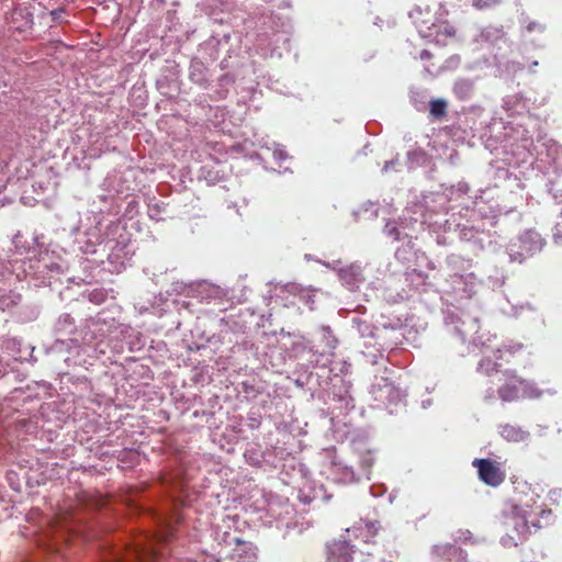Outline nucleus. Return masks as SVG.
I'll return each instance as SVG.
<instances>
[{"label":"nucleus","instance_id":"obj_14","mask_svg":"<svg viewBox=\"0 0 562 562\" xmlns=\"http://www.w3.org/2000/svg\"><path fill=\"white\" fill-rule=\"evenodd\" d=\"M326 562H351V538L349 528L327 544Z\"/></svg>","mask_w":562,"mask_h":562},{"label":"nucleus","instance_id":"obj_41","mask_svg":"<svg viewBox=\"0 0 562 562\" xmlns=\"http://www.w3.org/2000/svg\"><path fill=\"white\" fill-rule=\"evenodd\" d=\"M411 101L414 104L417 111H425L426 105L429 101H427V97L424 91H411Z\"/></svg>","mask_w":562,"mask_h":562},{"label":"nucleus","instance_id":"obj_35","mask_svg":"<svg viewBox=\"0 0 562 562\" xmlns=\"http://www.w3.org/2000/svg\"><path fill=\"white\" fill-rule=\"evenodd\" d=\"M379 214V207L378 203L372 201L364 202L357 212H353V215L361 216L366 220H372L378 217Z\"/></svg>","mask_w":562,"mask_h":562},{"label":"nucleus","instance_id":"obj_28","mask_svg":"<svg viewBox=\"0 0 562 562\" xmlns=\"http://www.w3.org/2000/svg\"><path fill=\"white\" fill-rule=\"evenodd\" d=\"M196 295L201 299V301H212L221 299L224 293L220 286L213 285L209 282H200L196 288Z\"/></svg>","mask_w":562,"mask_h":562},{"label":"nucleus","instance_id":"obj_22","mask_svg":"<svg viewBox=\"0 0 562 562\" xmlns=\"http://www.w3.org/2000/svg\"><path fill=\"white\" fill-rule=\"evenodd\" d=\"M493 356H483L479 361L476 371L479 373L491 375L493 372L499 371L502 363L499 360L502 359L503 350L501 348H496L493 351Z\"/></svg>","mask_w":562,"mask_h":562},{"label":"nucleus","instance_id":"obj_11","mask_svg":"<svg viewBox=\"0 0 562 562\" xmlns=\"http://www.w3.org/2000/svg\"><path fill=\"white\" fill-rule=\"evenodd\" d=\"M496 124L486 126L484 131L480 134L479 140L487 149L491 154L499 155L501 153L507 154L508 149L513 156L520 155V151L517 150V140L516 143L512 142L510 138L506 136H502V133L493 134L496 128Z\"/></svg>","mask_w":562,"mask_h":562},{"label":"nucleus","instance_id":"obj_39","mask_svg":"<svg viewBox=\"0 0 562 562\" xmlns=\"http://www.w3.org/2000/svg\"><path fill=\"white\" fill-rule=\"evenodd\" d=\"M260 146L266 147L268 150H272V155L276 161L281 162L288 158V154L283 146L272 143V147L268 145V140L260 143Z\"/></svg>","mask_w":562,"mask_h":562},{"label":"nucleus","instance_id":"obj_49","mask_svg":"<svg viewBox=\"0 0 562 562\" xmlns=\"http://www.w3.org/2000/svg\"><path fill=\"white\" fill-rule=\"evenodd\" d=\"M397 164H398V158H397V157H396V158H393V159H391V160H389V161H385L384 167H383V169H382V172H387V171H390V170H391V169H393V168H394V166H396Z\"/></svg>","mask_w":562,"mask_h":562},{"label":"nucleus","instance_id":"obj_23","mask_svg":"<svg viewBox=\"0 0 562 562\" xmlns=\"http://www.w3.org/2000/svg\"><path fill=\"white\" fill-rule=\"evenodd\" d=\"M503 108L509 115H521L528 111V100L522 93L507 95L503 100Z\"/></svg>","mask_w":562,"mask_h":562},{"label":"nucleus","instance_id":"obj_58","mask_svg":"<svg viewBox=\"0 0 562 562\" xmlns=\"http://www.w3.org/2000/svg\"><path fill=\"white\" fill-rule=\"evenodd\" d=\"M430 56H431V53L427 49H423L420 52V59H423V60L430 58Z\"/></svg>","mask_w":562,"mask_h":562},{"label":"nucleus","instance_id":"obj_57","mask_svg":"<svg viewBox=\"0 0 562 562\" xmlns=\"http://www.w3.org/2000/svg\"><path fill=\"white\" fill-rule=\"evenodd\" d=\"M20 345H21V341L15 339V338H13V339L8 340V346L7 347L8 348H11V347L13 348V347H16V346H20Z\"/></svg>","mask_w":562,"mask_h":562},{"label":"nucleus","instance_id":"obj_60","mask_svg":"<svg viewBox=\"0 0 562 562\" xmlns=\"http://www.w3.org/2000/svg\"><path fill=\"white\" fill-rule=\"evenodd\" d=\"M352 548H353V555L357 553V551H359V553H360L361 555H363V554H364V550H363V549H361V548H359V547H358V544L353 543V544H352Z\"/></svg>","mask_w":562,"mask_h":562},{"label":"nucleus","instance_id":"obj_38","mask_svg":"<svg viewBox=\"0 0 562 562\" xmlns=\"http://www.w3.org/2000/svg\"><path fill=\"white\" fill-rule=\"evenodd\" d=\"M520 23L524 26V31L526 33L543 34L547 30L546 24L538 21L529 20L527 16L521 18Z\"/></svg>","mask_w":562,"mask_h":562},{"label":"nucleus","instance_id":"obj_25","mask_svg":"<svg viewBox=\"0 0 562 562\" xmlns=\"http://www.w3.org/2000/svg\"><path fill=\"white\" fill-rule=\"evenodd\" d=\"M406 280L411 282V284L420 292L428 293L430 291H435L434 283L429 280L428 274L424 273L420 270L414 269L412 272H408L406 276Z\"/></svg>","mask_w":562,"mask_h":562},{"label":"nucleus","instance_id":"obj_5","mask_svg":"<svg viewBox=\"0 0 562 562\" xmlns=\"http://www.w3.org/2000/svg\"><path fill=\"white\" fill-rule=\"evenodd\" d=\"M448 200L442 193H427L420 200L412 201L403 212L402 224L414 223L430 227L439 217L447 216Z\"/></svg>","mask_w":562,"mask_h":562},{"label":"nucleus","instance_id":"obj_7","mask_svg":"<svg viewBox=\"0 0 562 562\" xmlns=\"http://www.w3.org/2000/svg\"><path fill=\"white\" fill-rule=\"evenodd\" d=\"M517 150L520 151L519 157L521 161L532 158L550 165L559 157L560 145L548 137H539L535 142L530 136H522L517 143Z\"/></svg>","mask_w":562,"mask_h":562},{"label":"nucleus","instance_id":"obj_33","mask_svg":"<svg viewBox=\"0 0 562 562\" xmlns=\"http://www.w3.org/2000/svg\"><path fill=\"white\" fill-rule=\"evenodd\" d=\"M406 227L407 224H402V221L400 222L398 225L389 221L386 222L383 232L387 237L392 238L393 240H400L403 238L402 235L408 236L407 233L403 232Z\"/></svg>","mask_w":562,"mask_h":562},{"label":"nucleus","instance_id":"obj_20","mask_svg":"<svg viewBox=\"0 0 562 562\" xmlns=\"http://www.w3.org/2000/svg\"><path fill=\"white\" fill-rule=\"evenodd\" d=\"M85 239L79 240L80 249L85 254H97L99 251L98 247H102L104 245V240L101 235V229L98 226L89 228L85 236Z\"/></svg>","mask_w":562,"mask_h":562},{"label":"nucleus","instance_id":"obj_48","mask_svg":"<svg viewBox=\"0 0 562 562\" xmlns=\"http://www.w3.org/2000/svg\"><path fill=\"white\" fill-rule=\"evenodd\" d=\"M305 348H306V345L304 344L303 340H297L292 344V350L295 353V356L299 355L300 352L304 351Z\"/></svg>","mask_w":562,"mask_h":562},{"label":"nucleus","instance_id":"obj_26","mask_svg":"<svg viewBox=\"0 0 562 562\" xmlns=\"http://www.w3.org/2000/svg\"><path fill=\"white\" fill-rule=\"evenodd\" d=\"M453 93L460 101H469L474 94V81L469 78H459L453 83Z\"/></svg>","mask_w":562,"mask_h":562},{"label":"nucleus","instance_id":"obj_51","mask_svg":"<svg viewBox=\"0 0 562 562\" xmlns=\"http://www.w3.org/2000/svg\"><path fill=\"white\" fill-rule=\"evenodd\" d=\"M561 495H562L561 488H553L549 493L550 499H552V501H557L559 497H561Z\"/></svg>","mask_w":562,"mask_h":562},{"label":"nucleus","instance_id":"obj_27","mask_svg":"<svg viewBox=\"0 0 562 562\" xmlns=\"http://www.w3.org/2000/svg\"><path fill=\"white\" fill-rule=\"evenodd\" d=\"M499 434L505 440L510 442H521L527 440L530 436L529 431L524 430L519 426L509 424L501 426Z\"/></svg>","mask_w":562,"mask_h":562},{"label":"nucleus","instance_id":"obj_13","mask_svg":"<svg viewBox=\"0 0 562 562\" xmlns=\"http://www.w3.org/2000/svg\"><path fill=\"white\" fill-rule=\"evenodd\" d=\"M472 465L477 470L479 479L488 486L496 487L505 480V473L499 464L488 458H476Z\"/></svg>","mask_w":562,"mask_h":562},{"label":"nucleus","instance_id":"obj_3","mask_svg":"<svg viewBox=\"0 0 562 562\" xmlns=\"http://www.w3.org/2000/svg\"><path fill=\"white\" fill-rule=\"evenodd\" d=\"M34 243L36 248L29 251L27 260L15 255L5 260L15 280L31 278L35 286L50 284L53 279L59 278L68 270L67 252L55 244L44 246L38 237L34 238Z\"/></svg>","mask_w":562,"mask_h":562},{"label":"nucleus","instance_id":"obj_56","mask_svg":"<svg viewBox=\"0 0 562 562\" xmlns=\"http://www.w3.org/2000/svg\"><path fill=\"white\" fill-rule=\"evenodd\" d=\"M458 190H459L460 192H462V193H465V194H467V193L469 192V190H470V187H469V184H468V183H459V186H458Z\"/></svg>","mask_w":562,"mask_h":562},{"label":"nucleus","instance_id":"obj_31","mask_svg":"<svg viewBox=\"0 0 562 562\" xmlns=\"http://www.w3.org/2000/svg\"><path fill=\"white\" fill-rule=\"evenodd\" d=\"M75 330V322L74 318L69 314H61L56 324L55 331L58 335H69Z\"/></svg>","mask_w":562,"mask_h":562},{"label":"nucleus","instance_id":"obj_62","mask_svg":"<svg viewBox=\"0 0 562 562\" xmlns=\"http://www.w3.org/2000/svg\"><path fill=\"white\" fill-rule=\"evenodd\" d=\"M431 405V400H425L422 402L423 408H428Z\"/></svg>","mask_w":562,"mask_h":562},{"label":"nucleus","instance_id":"obj_10","mask_svg":"<svg viewBox=\"0 0 562 562\" xmlns=\"http://www.w3.org/2000/svg\"><path fill=\"white\" fill-rule=\"evenodd\" d=\"M535 496L538 495L532 492L529 499H519L517 504L510 505V507L503 512L505 517L504 524L508 528H513L518 535H524L529 529V516L530 509L535 502Z\"/></svg>","mask_w":562,"mask_h":562},{"label":"nucleus","instance_id":"obj_12","mask_svg":"<svg viewBox=\"0 0 562 562\" xmlns=\"http://www.w3.org/2000/svg\"><path fill=\"white\" fill-rule=\"evenodd\" d=\"M14 273L5 258L0 257V310L7 311L19 304L21 295L11 288V280Z\"/></svg>","mask_w":562,"mask_h":562},{"label":"nucleus","instance_id":"obj_4","mask_svg":"<svg viewBox=\"0 0 562 562\" xmlns=\"http://www.w3.org/2000/svg\"><path fill=\"white\" fill-rule=\"evenodd\" d=\"M442 321L446 329L461 341H465L468 336L472 337L471 344L474 347H487L491 336L484 339V335H479L481 314L479 311H465L457 306H448L442 310Z\"/></svg>","mask_w":562,"mask_h":562},{"label":"nucleus","instance_id":"obj_32","mask_svg":"<svg viewBox=\"0 0 562 562\" xmlns=\"http://www.w3.org/2000/svg\"><path fill=\"white\" fill-rule=\"evenodd\" d=\"M447 266L458 273L470 267V260L458 254H450L446 258Z\"/></svg>","mask_w":562,"mask_h":562},{"label":"nucleus","instance_id":"obj_64","mask_svg":"<svg viewBox=\"0 0 562 562\" xmlns=\"http://www.w3.org/2000/svg\"><path fill=\"white\" fill-rule=\"evenodd\" d=\"M468 292V296L471 297L474 294L473 286L471 285L469 290H465Z\"/></svg>","mask_w":562,"mask_h":562},{"label":"nucleus","instance_id":"obj_19","mask_svg":"<svg viewBox=\"0 0 562 562\" xmlns=\"http://www.w3.org/2000/svg\"><path fill=\"white\" fill-rule=\"evenodd\" d=\"M103 252H108V260L115 270H120L124 267L125 259L128 256V250H126L125 241L109 239L103 245Z\"/></svg>","mask_w":562,"mask_h":562},{"label":"nucleus","instance_id":"obj_40","mask_svg":"<svg viewBox=\"0 0 562 562\" xmlns=\"http://www.w3.org/2000/svg\"><path fill=\"white\" fill-rule=\"evenodd\" d=\"M79 345H78V341L76 339H69L67 341L65 340H61V339H56L54 346H53V350L55 351H61L63 348H66L67 351L69 353H72L75 350L76 353H79L78 349H79Z\"/></svg>","mask_w":562,"mask_h":562},{"label":"nucleus","instance_id":"obj_21","mask_svg":"<svg viewBox=\"0 0 562 562\" xmlns=\"http://www.w3.org/2000/svg\"><path fill=\"white\" fill-rule=\"evenodd\" d=\"M432 551L449 562H467V552L456 544L434 546Z\"/></svg>","mask_w":562,"mask_h":562},{"label":"nucleus","instance_id":"obj_43","mask_svg":"<svg viewBox=\"0 0 562 562\" xmlns=\"http://www.w3.org/2000/svg\"><path fill=\"white\" fill-rule=\"evenodd\" d=\"M340 261H334L333 262V269L338 271V276L340 280L346 283H351V270L350 268H339Z\"/></svg>","mask_w":562,"mask_h":562},{"label":"nucleus","instance_id":"obj_6","mask_svg":"<svg viewBox=\"0 0 562 562\" xmlns=\"http://www.w3.org/2000/svg\"><path fill=\"white\" fill-rule=\"evenodd\" d=\"M547 239L535 228H527L513 237L506 245L510 263L524 265L527 260L541 254Z\"/></svg>","mask_w":562,"mask_h":562},{"label":"nucleus","instance_id":"obj_34","mask_svg":"<svg viewBox=\"0 0 562 562\" xmlns=\"http://www.w3.org/2000/svg\"><path fill=\"white\" fill-rule=\"evenodd\" d=\"M406 158H407V161H406L407 168L414 169V168L419 167L426 162L427 154L425 153V150L418 148V149L407 151Z\"/></svg>","mask_w":562,"mask_h":562},{"label":"nucleus","instance_id":"obj_44","mask_svg":"<svg viewBox=\"0 0 562 562\" xmlns=\"http://www.w3.org/2000/svg\"><path fill=\"white\" fill-rule=\"evenodd\" d=\"M502 0H473L472 5L477 10L495 8L501 4Z\"/></svg>","mask_w":562,"mask_h":562},{"label":"nucleus","instance_id":"obj_47","mask_svg":"<svg viewBox=\"0 0 562 562\" xmlns=\"http://www.w3.org/2000/svg\"><path fill=\"white\" fill-rule=\"evenodd\" d=\"M234 80L235 79L232 75L225 74L218 79V83L221 87H227V86L232 85L234 82Z\"/></svg>","mask_w":562,"mask_h":562},{"label":"nucleus","instance_id":"obj_55","mask_svg":"<svg viewBox=\"0 0 562 562\" xmlns=\"http://www.w3.org/2000/svg\"><path fill=\"white\" fill-rule=\"evenodd\" d=\"M460 536L459 539H463V541L470 540L472 538V533L469 530L459 531Z\"/></svg>","mask_w":562,"mask_h":562},{"label":"nucleus","instance_id":"obj_8","mask_svg":"<svg viewBox=\"0 0 562 562\" xmlns=\"http://www.w3.org/2000/svg\"><path fill=\"white\" fill-rule=\"evenodd\" d=\"M370 393L374 401L381 403L389 414L397 413L398 408L405 406V393L395 386L389 376L374 374L370 385Z\"/></svg>","mask_w":562,"mask_h":562},{"label":"nucleus","instance_id":"obj_42","mask_svg":"<svg viewBox=\"0 0 562 562\" xmlns=\"http://www.w3.org/2000/svg\"><path fill=\"white\" fill-rule=\"evenodd\" d=\"M552 241L562 247V211L557 217V221L552 227Z\"/></svg>","mask_w":562,"mask_h":562},{"label":"nucleus","instance_id":"obj_59","mask_svg":"<svg viewBox=\"0 0 562 562\" xmlns=\"http://www.w3.org/2000/svg\"><path fill=\"white\" fill-rule=\"evenodd\" d=\"M396 497H397V492H396L395 490H393V491L389 494V498H387V499H389V503H390V504H393V503H394V501L396 499Z\"/></svg>","mask_w":562,"mask_h":562},{"label":"nucleus","instance_id":"obj_9","mask_svg":"<svg viewBox=\"0 0 562 562\" xmlns=\"http://www.w3.org/2000/svg\"><path fill=\"white\" fill-rule=\"evenodd\" d=\"M505 375L510 382L498 389V396L503 402H514L520 398H538L542 392L533 382L517 378L514 372L506 370Z\"/></svg>","mask_w":562,"mask_h":562},{"label":"nucleus","instance_id":"obj_29","mask_svg":"<svg viewBox=\"0 0 562 562\" xmlns=\"http://www.w3.org/2000/svg\"><path fill=\"white\" fill-rule=\"evenodd\" d=\"M360 524L364 525V527L367 529V533L364 536H362V532L360 535L356 533L355 537L358 541H361L363 544H368L370 541V538H373L376 535L378 530L380 529V522L376 520L364 521L361 519ZM361 529H362V526H359V527L353 526V531L361 530Z\"/></svg>","mask_w":562,"mask_h":562},{"label":"nucleus","instance_id":"obj_53","mask_svg":"<svg viewBox=\"0 0 562 562\" xmlns=\"http://www.w3.org/2000/svg\"><path fill=\"white\" fill-rule=\"evenodd\" d=\"M367 310L368 308L364 305L357 303L356 306L353 307V313L366 314Z\"/></svg>","mask_w":562,"mask_h":562},{"label":"nucleus","instance_id":"obj_16","mask_svg":"<svg viewBox=\"0 0 562 562\" xmlns=\"http://www.w3.org/2000/svg\"><path fill=\"white\" fill-rule=\"evenodd\" d=\"M224 541L231 543H235V548L233 549L232 559L235 562H257L258 560V549L257 547L249 541H244L238 537H233L228 540L229 535L227 532L224 533Z\"/></svg>","mask_w":562,"mask_h":562},{"label":"nucleus","instance_id":"obj_54","mask_svg":"<svg viewBox=\"0 0 562 562\" xmlns=\"http://www.w3.org/2000/svg\"><path fill=\"white\" fill-rule=\"evenodd\" d=\"M285 34H286L285 32H283L281 34L279 32H273V34H272L274 37L273 43H278L280 38H283L284 42H286L289 38L285 36Z\"/></svg>","mask_w":562,"mask_h":562},{"label":"nucleus","instance_id":"obj_2","mask_svg":"<svg viewBox=\"0 0 562 562\" xmlns=\"http://www.w3.org/2000/svg\"><path fill=\"white\" fill-rule=\"evenodd\" d=\"M472 207H462L459 213H448L439 217L430 226L435 232L438 245L450 246L456 239L463 243L475 256L495 255L503 245L496 231L495 216H486L484 205L475 201Z\"/></svg>","mask_w":562,"mask_h":562},{"label":"nucleus","instance_id":"obj_61","mask_svg":"<svg viewBox=\"0 0 562 562\" xmlns=\"http://www.w3.org/2000/svg\"><path fill=\"white\" fill-rule=\"evenodd\" d=\"M498 172L501 173L502 177L506 178L508 176V170L505 168H498Z\"/></svg>","mask_w":562,"mask_h":562},{"label":"nucleus","instance_id":"obj_1","mask_svg":"<svg viewBox=\"0 0 562 562\" xmlns=\"http://www.w3.org/2000/svg\"><path fill=\"white\" fill-rule=\"evenodd\" d=\"M383 299L386 303L384 311L378 321L379 326H373L367 319L353 317V327H357L358 339L353 345L358 350V361L382 368L386 372L385 360L379 346L393 348L395 346H422V335L427 328V323L409 313L404 301L407 299L405 291L384 290Z\"/></svg>","mask_w":562,"mask_h":562},{"label":"nucleus","instance_id":"obj_30","mask_svg":"<svg viewBox=\"0 0 562 562\" xmlns=\"http://www.w3.org/2000/svg\"><path fill=\"white\" fill-rule=\"evenodd\" d=\"M423 11L419 7H415L412 11H409V18L413 20L414 24L418 29V32L420 36L423 37H431L432 33L430 32L431 26L427 25V21L422 20L419 21V16L422 15Z\"/></svg>","mask_w":562,"mask_h":562},{"label":"nucleus","instance_id":"obj_52","mask_svg":"<svg viewBox=\"0 0 562 562\" xmlns=\"http://www.w3.org/2000/svg\"><path fill=\"white\" fill-rule=\"evenodd\" d=\"M521 347H522L521 344H514V345L505 346V349L509 353H515L517 350L521 349Z\"/></svg>","mask_w":562,"mask_h":562},{"label":"nucleus","instance_id":"obj_17","mask_svg":"<svg viewBox=\"0 0 562 562\" xmlns=\"http://www.w3.org/2000/svg\"><path fill=\"white\" fill-rule=\"evenodd\" d=\"M474 42H485L493 49H496L495 57L507 45V37L502 26H486L481 30L480 34L475 36Z\"/></svg>","mask_w":562,"mask_h":562},{"label":"nucleus","instance_id":"obj_37","mask_svg":"<svg viewBox=\"0 0 562 562\" xmlns=\"http://www.w3.org/2000/svg\"><path fill=\"white\" fill-rule=\"evenodd\" d=\"M429 113L435 119H441L447 113V101L445 99H434L428 102Z\"/></svg>","mask_w":562,"mask_h":562},{"label":"nucleus","instance_id":"obj_15","mask_svg":"<svg viewBox=\"0 0 562 562\" xmlns=\"http://www.w3.org/2000/svg\"><path fill=\"white\" fill-rule=\"evenodd\" d=\"M371 437V431L369 429H358L356 432L353 431V446L356 443H364ZM359 453V464L363 472V476L367 480H370L371 476V468L374 464V450L371 448H366L363 451H360L359 448L353 447V451Z\"/></svg>","mask_w":562,"mask_h":562},{"label":"nucleus","instance_id":"obj_63","mask_svg":"<svg viewBox=\"0 0 562 562\" xmlns=\"http://www.w3.org/2000/svg\"><path fill=\"white\" fill-rule=\"evenodd\" d=\"M490 398H493V391L492 390L487 391V393L485 395V401H487Z\"/></svg>","mask_w":562,"mask_h":562},{"label":"nucleus","instance_id":"obj_50","mask_svg":"<svg viewBox=\"0 0 562 562\" xmlns=\"http://www.w3.org/2000/svg\"><path fill=\"white\" fill-rule=\"evenodd\" d=\"M493 288H499L505 283V276L502 274L501 277L495 278L494 280H491Z\"/></svg>","mask_w":562,"mask_h":562},{"label":"nucleus","instance_id":"obj_24","mask_svg":"<svg viewBox=\"0 0 562 562\" xmlns=\"http://www.w3.org/2000/svg\"><path fill=\"white\" fill-rule=\"evenodd\" d=\"M189 78L192 82L203 88H207L210 85L209 70L205 65L196 58L192 59L190 63Z\"/></svg>","mask_w":562,"mask_h":562},{"label":"nucleus","instance_id":"obj_46","mask_svg":"<svg viewBox=\"0 0 562 562\" xmlns=\"http://www.w3.org/2000/svg\"><path fill=\"white\" fill-rule=\"evenodd\" d=\"M386 491H387V488H386L385 484H383V483L372 484L370 486V494L373 497H381L386 493Z\"/></svg>","mask_w":562,"mask_h":562},{"label":"nucleus","instance_id":"obj_36","mask_svg":"<svg viewBox=\"0 0 562 562\" xmlns=\"http://www.w3.org/2000/svg\"><path fill=\"white\" fill-rule=\"evenodd\" d=\"M543 187L544 191L552 196L555 203H562V186H559L555 179H547Z\"/></svg>","mask_w":562,"mask_h":562},{"label":"nucleus","instance_id":"obj_45","mask_svg":"<svg viewBox=\"0 0 562 562\" xmlns=\"http://www.w3.org/2000/svg\"><path fill=\"white\" fill-rule=\"evenodd\" d=\"M322 331H323L324 341H325L326 346L328 347V349H334L336 347V339L333 337L329 328L323 327Z\"/></svg>","mask_w":562,"mask_h":562},{"label":"nucleus","instance_id":"obj_18","mask_svg":"<svg viewBox=\"0 0 562 562\" xmlns=\"http://www.w3.org/2000/svg\"><path fill=\"white\" fill-rule=\"evenodd\" d=\"M361 267L353 262V303L363 299L370 302L371 297L376 295V290L371 288V282H366V278L361 274Z\"/></svg>","mask_w":562,"mask_h":562}]
</instances>
